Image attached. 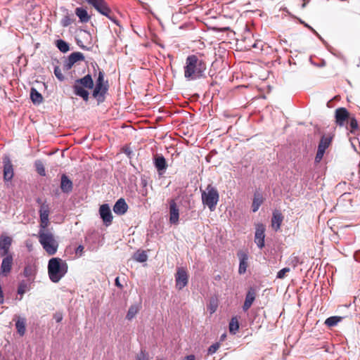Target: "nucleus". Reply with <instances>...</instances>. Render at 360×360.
Here are the masks:
<instances>
[{"mask_svg": "<svg viewBox=\"0 0 360 360\" xmlns=\"http://www.w3.org/2000/svg\"><path fill=\"white\" fill-rule=\"evenodd\" d=\"M265 231L266 227L264 224L258 223L255 225L254 240L259 249H262L264 247Z\"/></svg>", "mask_w": 360, "mask_h": 360, "instance_id": "nucleus-8", "label": "nucleus"}, {"mask_svg": "<svg viewBox=\"0 0 360 360\" xmlns=\"http://www.w3.org/2000/svg\"><path fill=\"white\" fill-rule=\"evenodd\" d=\"M60 188L63 193H69L72 191V181L66 174H62L60 178Z\"/></svg>", "mask_w": 360, "mask_h": 360, "instance_id": "nucleus-18", "label": "nucleus"}, {"mask_svg": "<svg viewBox=\"0 0 360 360\" xmlns=\"http://www.w3.org/2000/svg\"><path fill=\"white\" fill-rule=\"evenodd\" d=\"M207 64L200 54L188 56L186 59L184 77L188 80H195L205 77Z\"/></svg>", "mask_w": 360, "mask_h": 360, "instance_id": "nucleus-1", "label": "nucleus"}, {"mask_svg": "<svg viewBox=\"0 0 360 360\" xmlns=\"http://www.w3.org/2000/svg\"><path fill=\"white\" fill-rule=\"evenodd\" d=\"M154 165L159 175H162L167 168L165 158L162 155H156L154 157Z\"/></svg>", "mask_w": 360, "mask_h": 360, "instance_id": "nucleus-16", "label": "nucleus"}, {"mask_svg": "<svg viewBox=\"0 0 360 360\" xmlns=\"http://www.w3.org/2000/svg\"><path fill=\"white\" fill-rule=\"evenodd\" d=\"M73 15L70 13L67 10L65 14L63 15L60 20V25L63 27H67L75 22Z\"/></svg>", "mask_w": 360, "mask_h": 360, "instance_id": "nucleus-26", "label": "nucleus"}, {"mask_svg": "<svg viewBox=\"0 0 360 360\" xmlns=\"http://www.w3.org/2000/svg\"><path fill=\"white\" fill-rule=\"evenodd\" d=\"M54 74L56 75V77L60 80V81H63L65 77L62 73V71H61V69L56 66L54 68Z\"/></svg>", "mask_w": 360, "mask_h": 360, "instance_id": "nucleus-40", "label": "nucleus"}, {"mask_svg": "<svg viewBox=\"0 0 360 360\" xmlns=\"http://www.w3.org/2000/svg\"><path fill=\"white\" fill-rule=\"evenodd\" d=\"M176 288L182 290L188 283V275L187 271L183 268H178L175 274Z\"/></svg>", "mask_w": 360, "mask_h": 360, "instance_id": "nucleus-6", "label": "nucleus"}, {"mask_svg": "<svg viewBox=\"0 0 360 360\" xmlns=\"http://www.w3.org/2000/svg\"><path fill=\"white\" fill-rule=\"evenodd\" d=\"M359 172H360V162H359Z\"/></svg>", "mask_w": 360, "mask_h": 360, "instance_id": "nucleus-53", "label": "nucleus"}, {"mask_svg": "<svg viewBox=\"0 0 360 360\" xmlns=\"http://www.w3.org/2000/svg\"><path fill=\"white\" fill-rule=\"evenodd\" d=\"M96 84H105V82L104 81V73L103 71L99 70Z\"/></svg>", "mask_w": 360, "mask_h": 360, "instance_id": "nucleus-41", "label": "nucleus"}, {"mask_svg": "<svg viewBox=\"0 0 360 360\" xmlns=\"http://www.w3.org/2000/svg\"><path fill=\"white\" fill-rule=\"evenodd\" d=\"M238 256L240 260L238 272L240 274H244V273H245L246 269L248 267V263L246 262V260H247L246 254L245 252L240 251L238 253Z\"/></svg>", "mask_w": 360, "mask_h": 360, "instance_id": "nucleus-23", "label": "nucleus"}, {"mask_svg": "<svg viewBox=\"0 0 360 360\" xmlns=\"http://www.w3.org/2000/svg\"><path fill=\"white\" fill-rule=\"evenodd\" d=\"M195 355L191 354V355H188V356H185L184 360H195Z\"/></svg>", "mask_w": 360, "mask_h": 360, "instance_id": "nucleus-50", "label": "nucleus"}, {"mask_svg": "<svg viewBox=\"0 0 360 360\" xmlns=\"http://www.w3.org/2000/svg\"><path fill=\"white\" fill-rule=\"evenodd\" d=\"M15 328L17 329L18 333L20 336H23L25 333L26 328H25V319L22 318H18L15 323Z\"/></svg>", "mask_w": 360, "mask_h": 360, "instance_id": "nucleus-27", "label": "nucleus"}, {"mask_svg": "<svg viewBox=\"0 0 360 360\" xmlns=\"http://www.w3.org/2000/svg\"><path fill=\"white\" fill-rule=\"evenodd\" d=\"M264 200H265V198L264 197L263 193H261L260 191H257L254 193V197H253V200H252V212H256L259 210L261 205L263 204V202H264Z\"/></svg>", "mask_w": 360, "mask_h": 360, "instance_id": "nucleus-19", "label": "nucleus"}, {"mask_svg": "<svg viewBox=\"0 0 360 360\" xmlns=\"http://www.w3.org/2000/svg\"><path fill=\"white\" fill-rule=\"evenodd\" d=\"M229 331L231 333L236 334L239 328V323L236 317H233L229 323Z\"/></svg>", "mask_w": 360, "mask_h": 360, "instance_id": "nucleus-33", "label": "nucleus"}, {"mask_svg": "<svg viewBox=\"0 0 360 360\" xmlns=\"http://www.w3.org/2000/svg\"><path fill=\"white\" fill-rule=\"evenodd\" d=\"M345 126L351 133H354L359 127L357 120L354 117H350L349 119L348 124Z\"/></svg>", "mask_w": 360, "mask_h": 360, "instance_id": "nucleus-29", "label": "nucleus"}, {"mask_svg": "<svg viewBox=\"0 0 360 360\" xmlns=\"http://www.w3.org/2000/svg\"><path fill=\"white\" fill-rule=\"evenodd\" d=\"M139 311V307L138 305H136V304L131 305L128 310L126 318L128 320H131L137 314Z\"/></svg>", "mask_w": 360, "mask_h": 360, "instance_id": "nucleus-34", "label": "nucleus"}, {"mask_svg": "<svg viewBox=\"0 0 360 360\" xmlns=\"http://www.w3.org/2000/svg\"><path fill=\"white\" fill-rule=\"evenodd\" d=\"M13 177V165L8 158L4 159V179L8 181Z\"/></svg>", "mask_w": 360, "mask_h": 360, "instance_id": "nucleus-17", "label": "nucleus"}, {"mask_svg": "<svg viewBox=\"0 0 360 360\" xmlns=\"http://www.w3.org/2000/svg\"><path fill=\"white\" fill-rule=\"evenodd\" d=\"M13 264V255H9L7 256H4V259L2 260L1 268H0V274L3 276H7L12 270V266Z\"/></svg>", "mask_w": 360, "mask_h": 360, "instance_id": "nucleus-11", "label": "nucleus"}, {"mask_svg": "<svg viewBox=\"0 0 360 360\" xmlns=\"http://www.w3.org/2000/svg\"><path fill=\"white\" fill-rule=\"evenodd\" d=\"M30 98L32 103L35 105H39L43 102L42 95L38 92L35 88H31L30 90Z\"/></svg>", "mask_w": 360, "mask_h": 360, "instance_id": "nucleus-24", "label": "nucleus"}, {"mask_svg": "<svg viewBox=\"0 0 360 360\" xmlns=\"http://www.w3.org/2000/svg\"><path fill=\"white\" fill-rule=\"evenodd\" d=\"M201 198L202 204L207 206L210 211H214L219 202V194L214 186L209 184L205 190L202 191Z\"/></svg>", "mask_w": 360, "mask_h": 360, "instance_id": "nucleus-5", "label": "nucleus"}, {"mask_svg": "<svg viewBox=\"0 0 360 360\" xmlns=\"http://www.w3.org/2000/svg\"><path fill=\"white\" fill-rule=\"evenodd\" d=\"M49 224V219H40V225H39V231H41L42 230L43 231H49V229H47Z\"/></svg>", "mask_w": 360, "mask_h": 360, "instance_id": "nucleus-38", "label": "nucleus"}, {"mask_svg": "<svg viewBox=\"0 0 360 360\" xmlns=\"http://www.w3.org/2000/svg\"><path fill=\"white\" fill-rule=\"evenodd\" d=\"M84 60L83 53L80 52L72 53L68 58L65 63L64 64V69L66 70H70L72 66L78 61Z\"/></svg>", "mask_w": 360, "mask_h": 360, "instance_id": "nucleus-12", "label": "nucleus"}, {"mask_svg": "<svg viewBox=\"0 0 360 360\" xmlns=\"http://www.w3.org/2000/svg\"><path fill=\"white\" fill-rule=\"evenodd\" d=\"M28 290H29V285H28L27 282L21 281L19 283V285H18V294L22 295Z\"/></svg>", "mask_w": 360, "mask_h": 360, "instance_id": "nucleus-37", "label": "nucleus"}, {"mask_svg": "<svg viewBox=\"0 0 360 360\" xmlns=\"http://www.w3.org/2000/svg\"><path fill=\"white\" fill-rule=\"evenodd\" d=\"M179 210L174 200L169 201V222L173 224L179 223Z\"/></svg>", "mask_w": 360, "mask_h": 360, "instance_id": "nucleus-15", "label": "nucleus"}, {"mask_svg": "<svg viewBox=\"0 0 360 360\" xmlns=\"http://www.w3.org/2000/svg\"><path fill=\"white\" fill-rule=\"evenodd\" d=\"M218 305L219 300L217 297H212L207 304V309L210 311V314H214L217 311Z\"/></svg>", "mask_w": 360, "mask_h": 360, "instance_id": "nucleus-28", "label": "nucleus"}, {"mask_svg": "<svg viewBox=\"0 0 360 360\" xmlns=\"http://www.w3.org/2000/svg\"><path fill=\"white\" fill-rule=\"evenodd\" d=\"M37 236L40 244L49 255H53L57 252L59 245L51 231H39Z\"/></svg>", "mask_w": 360, "mask_h": 360, "instance_id": "nucleus-3", "label": "nucleus"}, {"mask_svg": "<svg viewBox=\"0 0 360 360\" xmlns=\"http://www.w3.org/2000/svg\"><path fill=\"white\" fill-rule=\"evenodd\" d=\"M245 88H246V86H245V85L238 86L236 87V89H245Z\"/></svg>", "mask_w": 360, "mask_h": 360, "instance_id": "nucleus-52", "label": "nucleus"}, {"mask_svg": "<svg viewBox=\"0 0 360 360\" xmlns=\"http://www.w3.org/2000/svg\"><path fill=\"white\" fill-rule=\"evenodd\" d=\"M331 143V138L322 136L319 143L318 149L326 151Z\"/></svg>", "mask_w": 360, "mask_h": 360, "instance_id": "nucleus-30", "label": "nucleus"}, {"mask_svg": "<svg viewBox=\"0 0 360 360\" xmlns=\"http://www.w3.org/2000/svg\"><path fill=\"white\" fill-rule=\"evenodd\" d=\"M324 153H325L324 150H322L321 149H318L316 157H315V162H320L323 157Z\"/></svg>", "mask_w": 360, "mask_h": 360, "instance_id": "nucleus-44", "label": "nucleus"}, {"mask_svg": "<svg viewBox=\"0 0 360 360\" xmlns=\"http://www.w3.org/2000/svg\"><path fill=\"white\" fill-rule=\"evenodd\" d=\"M255 296L254 293H252L250 291H249V308L250 307L252 303L255 300Z\"/></svg>", "mask_w": 360, "mask_h": 360, "instance_id": "nucleus-47", "label": "nucleus"}, {"mask_svg": "<svg viewBox=\"0 0 360 360\" xmlns=\"http://www.w3.org/2000/svg\"><path fill=\"white\" fill-rule=\"evenodd\" d=\"M342 317L341 316H330L326 319L325 324L328 327H333L336 326L340 321H341Z\"/></svg>", "mask_w": 360, "mask_h": 360, "instance_id": "nucleus-31", "label": "nucleus"}, {"mask_svg": "<svg viewBox=\"0 0 360 360\" xmlns=\"http://www.w3.org/2000/svg\"><path fill=\"white\" fill-rule=\"evenodd\" d=\"M99 214L103 224L106 226H108L112 224L113 217L111 213L110 208L108 204H103L100 206Z\"/></svg>", "mask_w": 360, "mask_h": 360, "instance_id": "nucleus-10", "label": "nucleus"}, {"mask_svg": "<svg viewBox=\"0 0 360 360\" xmlns=\"http://www.w3.org/2000/svg\"><path fill=\"white\" fill-rule=\"evenodd\" d=\"M350 114L345 108H338L335 111V123L340 127L348 124Z\"/></svg>", "mask_w": 360, "mask_h": 360, "instance_id": "nucleus-7", "label": "nucleus"}, {"mask_svg": "<svg viewBox=\"0 0 360 360\" xmlns=\"http://www.w3.org/2000/svg\"><path fill=\"white\" fill-rule=\"evenodd\" d=\"M219 348V345L218 343L212 345L208 349V354H212L215 353Z\"/></svg>", "mask_w": 360, "mask_h": 360, "instance_id": "nucleus-45", "label": "nucleus"}, {"mask_svg": "<svg viewBox=\"0 0 360 360\" xmlns=\"http://www.w3.org/2000/svg\"><path fill=\"white\" fill-rule=\"evenodd\" d=\"M264 43L261 40H256L249 48V52L253 57H256L262 53Z\"/></svg>", "mask_w": 360, "mask_h": 360, "instance_id": "nucleus-21", "label": "nucleus"}, {"mask_svg": "<svg viewBox=\"0 0 360 360\" xmlns=\"http://www.w3.org/2000/svg\"><path fill=\"white\" fill-rule=\"evenodd\" d=\"M68 270L66 261L59 257H52L48 262V274L53 283H58Z\"/></svg>", "mask_w": 360, "mask_h": 360, "instance_id": "nucleus-2", "label": "nucleus"}, {"mask_svg": "<svg viewBox=\"0 0 360 360\" xmlns=\"http://www.w3.org/2000/svg\"><path fill=\"white\" fill-rule=\"evenodd\" d=\"M94 87V81L90 75H86L81 79H76L73 85L74 94L80 96L84 101L89 100V92L85 89H91Z\"/></svg>", "mask_w": 360, "mask_h": 360, "instance_id": "nucleus-4", "label": "nucleus"}, {"mask_svg": "<svg viewBox=\"0 0 360 360\" xmlns=\"http://www.w3.org/2000/svg\"><path fill=\"white\" fill-rule=\"evenodd\" d=\"M12 243V238L9 236H1L0 238V256H7L12 255L9 252Z\"/></svg>", "mask_w": 360, "mask_h": 360, "instance_id": "nucleus-13", "label": "nucleus"}, {"mask_svg": "<svg viewBox=\"0 0 360 360\" xmlns=\"http://www.w3.org/2000/svg\"><path fill=\"white\" fill-rule=\"evenodd\" d=\"M75 14L79 18V21L82 23L88 22L91 16L88 14V12L86 8L82 7H77L75 8Z\"/></svg>", "mask_w": 360, "mask_h": 360, "instance_id": "nucleus-22", "label": "nucleus"}, {"mask_svg": "<svg viewBox=\"0 0 360 360\" xmlns=\"http://www.w3.org/2000/svg\"><path fill=\"white\" fill-rule=\"evenodd\" d=\"M36 170L41 176L46 175V171L43 162L41 160H37L34 163Z\"/></svg>", "mask_w": 360, "mask_h": 360, "instance_id": "nucleus-36", "label": "nucleus"}, {"mask_svg": "<svg viewBox=\"0 0 360 360\" xmlns=\"http://www.w3.org/2000/svg\"><path fill=\"white\" fill-rule=\"evenodd\" d=\"M37 202L41 203L40 210H39V217L40 219H49V205L43 202L40 199L37 200Z\"/></svg>", "mask_w": 360, "mask_h": 360, "instance_id": "nucleus-25", "label": "nucleus"}, {"mask_svg": "<svg viewBox=\"0 0 360 360\" xmlns=\"http://www.w3.org/2000/svg\"><path fill=\"white\" fill-rule=\"evenodd\" d=\"M32 270L30 267L27 266L24 269V275L26 277H30L32 275Z\"/></svg>", "mask_w": 360, "mask_h": 360, "instance_id": "nucleus-46", "label": "nucleus"}, {"mask_svg": "<svg viewBox=\"0 0 360 360\" xmlns=\"http://www.w3.org/2000/svg\"><path fill=\"white\" fill-rule=\"evenodd\" d=\"M134 259L137 262H144L148 259V255L145 251L139 250L134 254Z\"/></svg>", "mask_w": 360, "mask_h": 360, "instance_id": "nucleus-35", "label": "nucleus"}, {"mask_svg": "<svg viewBox=\"0 0 360 360\" xmlns=\"http://www.w3.org/2000/svg\"><path fill=\"white\" fill-rule=\"evenodd\" d=\"M108 90V81H105V84H96L95 88L93 91L92 96L95 98L98 104H100L105 101V95Z\"/></svg>", "mask_w": 360, "mask_h": 360, "instance_id": "nucleus-9", "label": "nucleus"}, {"mask_svg": "<svg viewBox=\"0 0 360 360\" xmlns=\"http://www.w3.org/2000/svg\"><path fill=\"white\" fill-rule=\"evenodd\" d=\"M252 314H255L254 315V318L252 321V323L254 324V323H256V326L255 327H260V323H261V320L262 319V317L261 316H259V314L255 313L254 311H252Z\"/></svg>", "mask_w": 360, "mask_h": 360, "instance_id": "nucleus-39", "label": "nucleus"}, {"mask_svg": "<svg viewBox=\"0 0 360 360\" xmlns=\"http://www.w3.org/2000/svg\"><path fill=\"white\" fill-rule=\"evenodd\" d=\"M127 210L128 205L123 198H120L113 206L114 212L118 215H123Z\"/></svg>", "mask_w": 360, "mask_h": 360, "instance_id": "nucleus-20", "label": "nucleus"}, {"mask_svg": "<svg viewBox=\"0 0 360 360\" xmlns=\"http://www.w3.org/2000/svg\"><path fill=\"white\" fill-rule=\"evenodd\" d=\"M136 360H149L148 353H146L145 351H141L139 354H137Z\"/></svg>", "mask_w": 360, "mask_h": 360, "instance_id": "nucleus-43", "label": "nucleus"}, {"mask_svg": "<svg viewBox=\"0 0 360 360\" xmlns=\"http://www.w3.org/2000/svg\"><path fill=\"white\" fill-rule=\"evenodd\" d=\"M290 271V268L285 267L280 270L277 274V278H284L285 276V274L288 273Z\"/></svg>", "mask_w": 360, "mask_h": 360, "instance_id": "nucleus-42", "label": "nucleus"}, {"mask_svg": "<svg viewBox=\"0 0 360 360\" xmlns=\"http://www.w3.org/2000/svg\"><path fill=\"white\" fill-rule=\"evenodd\" d=\"M243 309L245 311H247L248 310V295H246L245 298V300H244V304H243Z\"/></svg>", "mask_w": 360, "mask_h": 360, "instance_id": "nucleus-49", "label": "nucleus"}, {"mask_svg": "<svg viewBox=\"0 0 360 360\" xmlns=\"http://www.w3.org/2000/svg\"><path fill=\"white\" fill-rule=\"evenodd\" d=\"M283 219L284 217L280 210H275L273 212L272 217L271 219V225L275 231H278L281 229Z\"/></svg>", "mask_w": 360, "mask_h": 360, "instance_id": "nucleus-14", "label": "nucleus"}, {"mask_svg": "<svg viewBox=\"0 0 360 360\" xmlns=\"http://www.w3.org/2000/svg\"><path fill=\"white\" fill-rule=\"evenodd\" d=\"M56 45L57 48L63 53H66L70 50L69 44L63 39L57 40Z\"/></svg>", "mask_w": 360, "mask_h": 360, "instance_id": "nucleus-32", "label": "nucleus"}, {"mask_svg": "<svg viewBox=\"0 0 360 360\" xmlns=\"http://www.w3.org/2000/svg\"><path fill=\"white\" fill-rule=\"evenodd\" d=\"M83 250L84 247L82 245H79L78 248H77V252L82 253L83 252Z\"/></svg>", "mask_w": 360, "mask_h": 360, "instance_id": "nucleus-51", "label": "nucleus"}, {"mask_svg": "<svg viewBox=\"0 0 360 360\" xmlns=\"http://www.w3.org/2000/svg\"><path fill=\"white\" fill-rule=\"evenodd\" d=\"M115 283L116 286H117V287H118V288H120V289H122L123 285L120 283L119 277H117V278H115Z\"/></svg>", "mask_w": 360, "mask_h": 360, "instance_id": "nucleus-48", "label": "nucleus"}]
</instances>
